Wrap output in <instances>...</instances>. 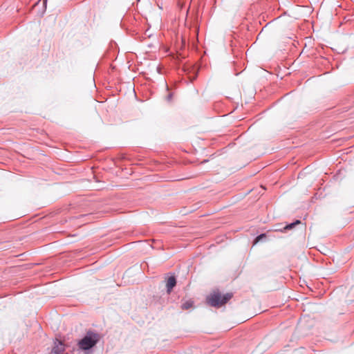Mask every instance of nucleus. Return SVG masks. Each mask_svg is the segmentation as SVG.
I'll return each instance as SVG.
<instances>
[{"label": "nucleus", "instance_id": "obj_1", "mask_svg": "<svg viewBox=\"0 0 354 354\" xmlns=\"http://www.w3.org/2000/svg\"><path fill=\"white\" fill-rule=\"evenodd\" d=\"M100 334L89 330L86 332L85 335L78 341L77 346L80 350L84 352L91 351L100 342Z\"/></svg>", "mask_w": 354, "mask_h": 354}, {"label": "nucleus", "instance_id": "obj_2", "mask_svg": "<svg viewBox=\"0 0 354 354\" xmlns=\"http://www.w3.org/2000/svg\"><path fill=\"white\" fill-rule=\"evenodd\" d=\"M233 297L232 292H227L225 294H221V292L217 290H214L206 298L207 304L214 308H220L227 304Z\"/></svg>", "mask_w": 354, "mask_h": 354}, {"label": "nucleus", "instance_id": "obj_3", "mask_svg": "<svg viewBox=\"0 0 354 354\" xmlns=\"http://www.w3.org/2000/svg\"><path fill=\"white\" fill-rule=\"evenodd\" d=\"M177 284V279L174 274H171L166 280V292L170 294Z\"/></svg>", "mask_w": 354, "mask_h": 354}, {"label": "nucleus", "instance_id": "obj_4", "mask_svg": "<svg viewBox=\"0 0 354 354\" xmlns=\"http://www.w3.org/2000/svg\"><path fill=\"white\" fill-rule=\"evenodd\" d=\"M65 350L64 344L62 340H59L58 339H55L54 342V346L52 349V353L54 354H61Z\"/></svg>", "mask_w": 354, "mask_h": 354}, {"label": "nucleus", "instance_id": "obj_5", "mask_svg": "<svg viewBox=\"0 0 354 354\" xmlns=\"http://www.w3.org/2000/svg\"><path fill=\"white\" fill-rule=\"evenodd\" d=\"M301 222L300 220L297 219L290 223H287L283 227V230H278L281 232H286L288 230H292L297 225L300 224Z\"/></svg>", "mask_w": 354, "mask_h": 354}, {"label": "nucleus", "instance_id": "obj_6", "mask_svg": "<svg viewBox=\"0 0 354 354\" xmlns=\"http://www.w3.org/2000/svg\"><path fill=\"white\" fill-rule=\"evenodd\" d=\"M165 87L166 91L168 93L167 95L165 96V101L168 103H171L173 101V97H174V92L170 91L169 86L167 85V83H165Z\"/></svg>", "mask_w": 354, "mask_h": 354}, {"label": "nucleus", "instance_id": "obj_7", "mask_svg": "<svg viewBox=\"0 0 354 354\" xmlns=\"http://www.w3.org/2000/svg\"><path fill=\"white\" fill-rule=\"evenodd\" d=\"M194 305V301L192 299H189L183 301L181 304V308L183 310H188L192 308Z\"/></svg>", "mask_w": 354, "mask_h": 354}, {"label": "nucleus", "instance_id": "obj_8", "mask_svg": "<svg viewBox=\"0 0 354 354\" xmlns=\"http://www.w3.org/2000/svg\"><path fill=\"white\" fill-rule=\"evenodd\" d=\"M267 237V235L266 233H261L256 236L254 239V243H257L260 241H264Z\"/></svg>", "mask_w": 354, "mask_h": 354}, {"label": "nucleus", "instance_id": "obj_9", "mask_svg": "<svg viewBox=\"0 0 354 354\" xmlns=\"http://www.w3.org/2000/svg\"><path fill=\"white\" fill-rule=\"evenodd\" d=\"M47 1L48 0H43V12L42 13H44L45 11H46V6H47Z\"/></svg>", "mask_w": 354, "mask_h": 354}, {"label": "nucleus", "instance_id": "obj_10", "mask_svg": "<svg viewBox=\"0 0 354 354\" xmlns=\"http://www.w3.org/2000/svg\"><path fill=\"white\" fill-rule=\"evenodd\" d=\"M197 75H198V72L194 73L192 80V81L194 80L196 78Z\"/></svg>", "mask_w": 354, "mask_h": 354}, {"label": "nucleus", "instance_id": "obj_11", "mask_svg": "<svg viewBox=\"0 0 354 354\" xmlns=\"http://www.w3.org/2000/svg\"><path fill=\"white\" fill-rule=\"evenodd\" d=\"M283 230V228H279V227H277L274 230V231L276 232H279V230Z\"/></svg>", "mask_w": 354, "mask_h": 354}, {"label": "nucleus", "instance_id": "obj_12", "mask_svg": "<svg viewBox=\"0 0 354 354\" xmlns=\"http://www.w3.org/2000/svg\"><path fill=\"white\" fill-rule=\"evenodd\" d=\"M207 162H208V160H204L202 161V163H205Z\"/></svg>", "mask_w": 354, "mask_h": 354}, {"label": "nucleus", "instance_id": "obj_13", "mask_svg": "<svg viewBox=\"0 0 354 354\" xmlns=\"http://www.w3.org/2000/svg\"><path fill=\"white\" fill-rule=\"evenodd\" d=\"M40 1L41 0L37 1V3H36V5H37L40 2Z\"/></svg>", "mask_w": 354, "mask_h": 354}, {"label": "nucleus", "instance_id": "obj_14", "mask_svg": "<svg viewBox=\"0 0 354 354\" xmlns=\"http://www.w3.org/2000/svg\"><path fill=\"white\" fill-rule=\"evenodd\" d=\"M50 354H54V353H52V352H51Z\"/></svg>", "mask_w": 354, "mask_h": 354}]
</instances>
